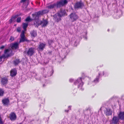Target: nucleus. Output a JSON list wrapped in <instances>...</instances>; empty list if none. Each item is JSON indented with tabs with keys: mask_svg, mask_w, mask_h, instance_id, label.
<instances>
[{
	"mask_svg": "<svg viewBox=\"0 0 124 124\" xmlns=\"http://www.w3.org/2000/svg\"><path fill=\"white\" fill-rule=\"evenodd\" d=\"M42 27H44L46 26L48 24V21L46 20L43 19L41 21Z\"/></svg>",
	"mask_w": 124,
	"mask_h": 124,
	"instance_id": "6ab92c4d",
	"label": "nucleus"
},
{
	"mask_svg": "<svg viewBox=\"0 0 124 124\" xmlns=\"http://www.w3.org/2000/svg\"><path fill=\"white\" fill-rule=\"evenodd\" d=\"M72 22L76 21L79 18L78 16L75 13H71L69 16Z\"/></svg>",
	"mask_w": 124,
	"mask_h": 124,
	"instance_id": "20e7f679",
	"label": "nucleus"
},
{
	"mask_svg": "<svg viewBox=\"0 0 124 124\" xmlns=\"http://www.w3.org/2000/svg\"><path fill=\"white\" fill-rule=\"evenodd\" d=\"M54 20L55 22L58 23L61 20V16L59 15L58 14L57 15L55 14L53 16Z\"/></svg>",
	"mask_w": 124,
	"mask_h": 124,
	"instance_id": "1a4fd4ad",
	"label": "nucleus"
},
{
	"mask_svg": "<svg viewBox=\"0 0 124 124\" xmlns=\"http://www.w3.org/2000/svg\"><path fill=\"white\" fill-rule=\"evenodd\" d=\"M66 14V11L64 10L63 9H60L59 13H58V14L60 16H61V17L65 16Z\"/></svg>",
	"mask_w": 124,
	"mask_h": 124,
	"instance_id": "dca6fc26",
	"label": "nucleus"
},
{
	"mask_svg": "<svg viewBox=\"0 0 124 124\" xmlns=\"http://www.w3.org/2000/svg\"><path fill=\"white\" fill-rule=\"evenodd\" d=\"M42 11L43 12V14L46 13H47L49 12V11L47 10H42Z\"/></svg>",
	"mask_w": 124,
	"mask_h": 124,
	"instance_id": "f704fd0d",
	"label": "nucleus"
},
{
	"mask_svg": "<svg viewBox=\"0 0 124 124\" xmlns=\"http://www.w3.org/2000/svg\"><path fill=\"white\" fill-rule=\"evenodd\" d=\"M1 53V52H0V54Z\"/></svg>",
	"mask_w": 124,
	"mask_h": 124,
	"instance_id": "6e6d98bb",
	"label": "nucleus"
},
{
	"mask_svg": "<svg viewBox=\"0 0 124 124\" xmlns=\"http://www.w3.org/2000/svg\"><path fill=\"white\" fill-rule=\"evenodd\" d=\"M52 51H48V54H52Z\"/></svg>",
	"mask_w": 124,
	"mask_h": 124,
	"instance_id": "58836bf2",
	"label": "nucleus"
},
{
	"mask_svg": "<svg viewBox=\"0 0 124 124\" xmlns=\"http://www.w3.org/2000/svg\"><path fill=\"white\" fill-rule=\"evenodd\" d=\"M0 124H3V123L2 120L0 119Z\"/></svg>",
	"mask_w": 124,
	"mask_h": 124,
	"instance_id": "a19ab883",
	"label": "nucleus"
},
{
	"mask_svg": "<svg viewBox=\"0 0 124 124\" xmlns=\"http://www.w3.org/2000/svg\"><path fill=\"white\" fill-rule=\"evenodd\" d=\"M21 18L20 17H18L17 19L16 22L18 23H19L21 22Z\"/></svg>",
	"mask_w": 124,
	"mask_h": 124,
	"instance_id": "473e14b6",
	"label": "nucleus"
},
{
	"mask_svg": "<svg viewBox=\"0 0 124 124\" xmlns=\"http://www.w3.org/2000/svg\"><path fill=\"white\" fill-rule=\"evenodd\" d=\"M103 75H104V72H103Z\"/></svg>",
	"mask_w": 124,
	"mask_h": 124,
	"instance_id": "de8ad7c7",
	"label": "nucleus"
},
{
	"mask_svg": "<svg viewBox=\"0 0 124 124\" xmlns=\"http://www.w3.org/2000/svg\"><path fill=\"white\" fill-rule=\"evenodd\" d=\"M9 118L11 120L13 121L16 120V117L15 113L14 112L11 113L10 114Z\"/></svg>",
	"mask_w": 124,
	"mask_h": 124,
	"instance_id": "4468645a",
	"label": "nucleus"
},
{
	"mask_svg": "<svg viewBox=\"0 0 124 124\" xmlns=\"http://www.w3.org/2000/svg\"><path fill=\"white\" fill-rule=\"evenodd\" d=\"M119 118L116 116H114L111 120L112 123L113 124H117L118 123Z\"/></svg>",
	"mask_w": 124,
	"mask_h": 124,
	"instance_id": "9d476101",
	"label": "nucleus"
},
{
	"mask_svg": "<svg viewBox=\"0 0 124 124\" xmlns=\"http://www.w3.org/2000/svg\"><path fill=\"white\" fill-rule=\"evenodd\" d=\"M74 84L75 85L79 84L78 85V88H80V89L81 90H83L84 89V88L82 87L83 83L82 82L81 78H78L77 80L74 82Z\"/></svg>",
	"mask_w": 124,
	"mask_h": 124,
	"instance_id": "423d86ee",
	"label": "nucleus"
},
{
	"mask_svg": "<svg viewBox=\"0 0 124 124\" xmlns=\"http://www.w3.org/2000/svg\"><path fill=\"white\" fill-rule=\"evenodd\" d=\"M44 63L46 64H47V63H48V61H47L46 62H44Z\"/></svg>",
	"mask_w": 124,
	"mask_h": 124,
	"instance_id": "37998d69",
	"label": "nucleus"
},
{
	"mask_svg": "<svg viewBox=\"0 0 124 124\" xmlns=\"http://www.w3.org/2000/svg\"><path fill=\"white\" fill-rule=\"evenodd\" d=\"M78 42L77 43V41H75L74 43V45L75 46H77V45L78 44Z\"/></svg>",
	"mask_w": 124,
	"mask_h": 124,
	"instance_id": "e433bc0d",
	"label": "nucleus"
},
{
	"mask_svg": "<svg viewBox=\"0 0 124 124\" xmlns=\"http://www.w3.org/2000/svg\"><path fill=\"white\" fill-rule=\"evenodd\" d=\"M19 44L17 42L13 44L11 46V48L13 49H16L18 48Z\"/></svg>",
	"mask_w": 124,
	"mask_h": 124,
	"instance_id": "f3484780",
	"label": "nucleus"
},
{
	"mask_svg": "<svg viewBox=\"0 0 124 124\" xmlns=\"http://www.w3.org/2000/svg\"><path fill=\"white\" fill-rule=\"evenodd\" d=\"M2 102L4 106H8L9 103V101L8 98H5L2 100Z\"/></svg>",
	"mask_w": 124,
	"mask_h": 124,
	"instance_id": "ddd939ff",
	"label": "nucleus"
},
{
	"mask_svg": "<svg viewBox=\"0 0 124 124\" xmlns=\"http://www.w3.org/2000/svg\"><path fill=\"white\" fill-rule=\"evenodd\" d=\"M16 31L17 32H20L21 31V28L19 27H18L16 29Z\"/></svg>",
	"mask_w": 124,
	"mask_h": 124,
	"instance_id": "c9c22d12",
	"label": "nucleus"
},
{
	"mask_svg": "<svg viewBox=\"0 0 124 124\" xmlns=\"http://www.w3.org/2000/svg\"><path fill=\"white\" fill-rule=\"evenodd\" d=\"M100 73H99V76H99L100 77Z\"/></svg>",
	"mask_w": 124,
	"mask_h": 124,
	"instance_id": "a18cd8bd",
	"label": "nucleus"
},
{
	"mask_svg": "<svg viewBox=\"0 0 124 124\" xmlns=\"http://www.w3.org/2000/svg\"><path fill=\"white\" fill-rule=\"evenodd\" d=\"M34 20L33 19H31L30 18V16H28L25 20L26 22H30Z\"/></svg>",
	"mask_w": 124,
	"mask_h": 124,
	"instance_id": "bb28decb",
	"label": "nucleus"
},
{
	"mask_svg": "<svg viewBox=\"0 0 124 124\" xmlns=\"http://www.w3.org/2000/svg\"><path fill=\"white\" fill-rule=\"evenodd\" d=\"M18 15H16L15 16H13L11 17V19L9 20V22L11 24L13 22L15 21V19L18 16Z\"/></svg>",
	"mask_w": 124,
	"mask_h": 124,
	"instance_id": "aec40b11",
	"label": "nucleus"
},
{
	"mask_svg": "<svg viewBox=\"0 0 124 124\" xmlns=\"http://www.w3.org/2000/svg\"><path fill=\"white\" fill-rule=\"evenodd\" d=\"M71 9L72 10H73V8H71Z\"/></svg>",
	"mask_w": 124,
	"mask_h": 124,
	"instance_id": "3c124183",
	"label": "nucleus"
},
{
	"mask_svg": "<svg viewBox=\"0 0 124 124\" xmlns=\"http://www.w3.org/2000/svg\"><path fill=\"white\" fill-rule=\"evenodd\" d=\"M105 114L106 116H108L111 115L112 112L110 109L106 108Z\"/></svg>",
	"mask_w": 124,
	"mask_h": 124,
	"instance_id": "a211bd4d",
	"label": "nucleus"
},
{
	"mask_svg": "<svg viewBox=\"0 0 124 124\" xmlns=\"http://www.w3.org/2000/svg\"><path fill=\"white\" fill-rule=\"evenodd\" d=\"M69 81L70 82H72L73 81V79H70Z\"/></svg>",
	"mask_w": 124,
	"mask_h": 124,
	"instance_id": "79ce46f5",
	"label": "nucleus"
},
{
	"mask_svg": "<svg viewBox=\"0 0 124 124\" xmlns=\"http://www.w3.org/2000/svg\"><path fill=\"white\" fill-rule=\"evenodd\" d=\"M65 112H68V111H69V110H65Z\"/></svg>",
	"mask_w": 124,
	"mask_h": 124,
	"instance_id": "c03bdc74",
	"label": "nucleus"
},
{
	"mask_svg": "<svg viewBox=\"0 0 124 124\" xmlns=\"http://www.w3.org/2000/svg\"><path fill=\"white\" fill-rule=\"evenodd\" d=\"M86 38V39H87V38Z\"/></svg>",
	"mask_w": 124,
	"mask_h": 124,
	"instance_id": "5fc2aeb1",
	"label": "nucleus"
},
{
	"mask_svg": "<svg viewBox=\"0 0 124 124\" xmlns=\"http://www.w3.org/2000/svg\"><path fill=\"white\" fill-rule=\"evenodd\" d=\"M23 28L25 30H26V28L28 27V23H23Z\"/></svg>",
	"mask_w": 124,
	"mask_h": 124,
	"instance_id": "cd10ccee",
	"label": "nucleus"
},
{
	"mask_svg": "<svg viewBox=\"0 0 124 124\" xmlns=\"http://www.w3.org/2000/svg\"><path fill=\"white\" fill-rule=\"evenodd\" d=\"M43 75L45 77L51 76L54 72V70L53 69H46L43 68Z\"/></svg>",
	"mask_w": 124,
	"mask_h": 124,
	"instance_id": "f03ea898",
	"label": "nucleus"
},
{
	"mask_svg": "<svg viewBox=\"0 0 124 124\" xmlns=\"http://www.w3.org/2000/svg\"><path fill=\"white\" fill-rule=\"evenodd\" d=\"M24 53L27 54L28 55L30 56H32L35 53L34 48L31 47L29 48L28 51H24Z\"/></svg>",
	"mask_w": 124,
	"mask_h": 124,
	"instance_id": "0eeeda50",
	"label": "nucleus"
},
{
	"mask_svg": "<svg viewBox=\"0 0 124 124\" xmlns=\"http://www.w3.org/2000/svg\"><path fill=\"white\" fill-rule=\"evenodd\" d=\"M12 50L10 48L6 49L5 50L4 54L0 57V62L2 61V58L5 59L13 55L14 54L12 53Z\"/></svg>",
	"mask_w": 124,
	"mask_h": 124,
	"instance_id": "f257e3e1",
	"label": "nucleus"
},
{
	"mask_svg": "<svg viewBox=\"0 0 124 124\" xmlns=\"http://www.w3.org/2000/svg\"><path fill=\"white\" fill-rule=\"evenodd\" d=\"M84 6V4L81 1L77 2L74 5V7L75 9H82Z\"/></svg>",
	"mask_w": 124,
	"mask_h": 124,
	"instance_id": "39448f33",
	"label": "nucleus"
},
{
	"mask_svg": "<svg viewBox=\"0 0 124 124\" xmlns=\"http://www.w3.org/2000/svg\"><path fill=\"white\" fill-rule=\"evenodd\" d=\"M8 80V79L6 78H2L1 80V82L2 83L3 85L6 84Z\"/></svg>",
	"mask_w": 124,
	"mask_h": 124,
	"instance_id": "4be33fe9",
	"label": "nucleus"
},
{
	"mask_svg": "<svg viewBox=\"0 0 124 124\" xmlns=\"http://www.w3.org/2000/svg\"><path fill=\"white\" fill-rule=\"evenodd\" d=\"M56 7L55 3H54L53 4L47 6V8L50 9H53Z\"/></svg>",
	"mask_w": 124,
	"mask_h": 124,
	"instance_id": "393cba45",
	"label": "nucleus"
},
{
	"mask_svg": "<svg viewBox=\"0 0 124 124\" xmlns=\"http://www.w3.org/2000/svg\"><path fill=\"white\" fill-rule=\"evenodd\" d=\"M33 19L34 20V24L35 26L37 27L40 25L42 24L41 21H40L39 18V17L36 16H32Z\"/></svg>",
	"mask_w": 124,
	"mask_h": 124,
	"instance_id": "7ed1b4c3",
	"label": "nucleus"
},
{
	"mask_svg": "<svg viewBox=\"0 0 124 124\" xmlns=\"http://www.w3.org/2000/svg\"><path fill=\"white\" fill-rule=\"evenodd\" d=\"M118 117L119 119L124 120V112H120L118 115Z\"/></svg>",
	"mask_w": 124,
	"mask_h": 124,
	"instance_id": "2eb2a0df",
	"label": "nucleus"
},
{
	"mask_svg": "<svg viewBox=\"0 0 124 124\" xmlns=\"http://www.w3.org/2000/svg\"><path fill=\"white\" fill-rule=\"evenodd\" d=\"M24 31H22L20 35V37L21 38H25V35L24 34Z\"/></svg>",
	"mask_w": 124,
	"mask_h": 124,
	"instance_id": "c756f323",
	"label": "nucleus"
},
{
	"mask_svg": "<svg viewBox=\"0 0 124 124\" xmlns=\"http://www.w3.org/2000/svg\"><path fill=\"white\" fill-rule=\"evenodd\" d=\"M123 3L124 4V1H123Z\"/></svg>",
	"mask_w": 124,
	"mask_h": 124,
	"instance_id": "864d4df0",
	"label": "nucleus"
},
{
	"mask_svg": "<svg viewBox=\"0 0 124 124\" xmlns=\"http://www.w3.org/2000/svg\"><path fill=\"white\" fill-rule=\"evenodd\" d=\"M16 24H15V25H14V26H16Z\"/></svg>",
	"mask_w": 124,
	"mask_h": 124,
	"instance_id": "09e8293b",
	"label": "nucleus"
},
{
	"mask_svg": "<svg viewBox=\"0 0 124 124\" xmlns=\"http://www.w3.org/2000/svg\"><path fill=\"white\" fill-rule=\"evenodd\" d=\"M20 60L19 59H16L14 60L13 62V63L15 66H16L20 62Z\"/></svg>",
	"mask_w": 124,
	"mask_h": 124,
	"instance_id": "5701e85b",
	"label": "nucleus"
},
{
	"mask_svg": "<svg viewBox=\"0 0 124 124\" xmlns=\"http://www.w3.org/2000/svg\"><path fill=\"white\" fill-rule=\"evenodd\" d=\"M17 74V71L15 69H12L10 71V75L12 77L15 76Z\"/></svg>",
	"mask_w": 124,
	"mask_h": 124,
	"instance_id": "f8f14e48",
	"label": "nucleus"
},
{
	"mask_svg": "<svg viewBox=\"0 0 124 124\" xmlns=\"http://www.w3.org/2000/svg\"><path fill=\"white\" fill-rule=\"evenodd\" d=\"M4 47L5 46H3L0 47V49L2 50H3L4 48Z\"/></svg>",
	"mask_w": 124,
	"mask_h": 124,
	"instance_id": "4c0bfd02",
	"label": "nucleus"
},
{
	"mask_svg": "<svg viewBox=\"0 0 124 124\" xmlns=\"http://www.w3.org/2000/svg\"><path fill=\"white\" fill-rule=\"evenodd\" d=\"M109 31V29L108 30V31Z\"/></svg>",
	"mask_w": 124,
	"mask_h": 124,
	"instance_id": "603ef678",
	"label": "nucleus"
},
{
	"mask_svg": "<svg viewBox=\"0 0 124 124\" xmlns=\"http://www.w3.org/2000/svg\"><path fill=\"white\" fill-rule=\"evenodd\" d=\"M14 39V37L12 36H11L10 37V39L9 40V41L11 42L12 41H13Z\"/></svg>",
	"mask_w": 124,
	"mask_h": 124,
	"instance_id": "72a5a7b5",
	"label": "nucleus"
},
{
	"mask_svg": "<svg viewBox=\"0 0 124 124\" xmlns=\"http://www.w3.org/2000/svg\"><path fill=\"white\" fill-rule=\"evenodd\" d=\"M45 86V85L44 84H43V86L44 87Z\"/></svg>",
	"mask_w": 124,
	"mask_h": 124,
	"instance_id": "49530a36",
	"label": "nucleus"
},
{
	"mask_svg": "<svg viewBox=\"0 0 124 124\" xmlns=\"http://www.w3.org/2000/svg\"><path fill=\"white\" fill-rule=\"evenodd\" d=\"M67 3L68 1L66 0H61L60 1L57 2L56 3H55V5L57 8H60Z\"/></svg>",
	"mask_w": 124,
	"mask_h": 124,
	"instance_id": "6e6552de",
	"label": "nucleus"
},
{
	"mask_svg": "<svg viewBox=\"0 0 124 124\" xmlns=\"http://www.w3.org/2000/svg\"><path fill=\"white\" fill-rule=\"evenodd\" d=\"M69 108H70V106H69Z\"/></svg>",
	"mask_w": 124,
	"mask_h": 124,
	"instance_id": "8fccbe9b",
	"label": "nucleus"
},
{
	"mask_svg": "<svg viewBox=\"0 0 124 124\" xmlns=\"http://www.w3.org/2000/svg\"><path fill=\"white\" fill-rule=\"evenodd\" d=\"M27 0H21L20 1L21 3H23L25 2Z\"/></svg>",
	"mask_w": 124,
	"mask_h": 124,
	"instance_id": "ea45409f",
	"label": "nucleus"
},
{
	"mask_svg": "<svg viewBox=\"0 0 124 124\" xmlns=\"http://www.w3.org/2000/svg\"><path fill=\"white\" fill-rule=\"evenodd\" d=\"M53 42V40L51 39H49L48 40V43L49 46L51 45L52 43Z\"/></svg>",
	"mask_w": 124,
	"mask_h": 124,
	"instance_id": "2f4dec72",
	"label": "nucleus"
},
{
	"mask_svg": "<svg viewBox=\"0 0 124 124\" xmlns=\"http://www.w3.org/2000/svg\"><path fill=\"white\" fill-rule=\"evenodd\" d=\"M4 91L1 89H0V96H2L4 93Z\"/></svg>",
	"mask_w": 124,
	"mask_h": 124,
	"instance_id": "7c9ffc66",
	"label": "nucleus"
},
{
	"mask_svg": "<svg viewBox=\"0 0 124 124\" xmlns=\"http://www.w3.org/2000/svg\"><path fill=\"white\" fill-rule=\"evenodd\" d=\"M30 33L31 36L33 37H36L37 35V32L36 31L34 30H33L32 31H31V32Z\"/></svg>",
	"mask_w": 124,
	"mask_h": 124,
	"instance_id": "b1692460",
	"label": "nucleus"
},
{
	"mask_svg": "<svg viewBox=\"0 0 124 124\" xmlns=\"http://www.w3.org/2000/svg\"><path fill=\"white\" fill-rule=\"evenodd\" d=\"M46 45V44H44L42 43H41L39 44L38 47V49L40 51H42L45 48Z\"/></svg>",
	"mask_w": 124,
	"mask_h": 124,
	"instance_id": "9b49d317",
	"label": "nucleus"
},
{
	"mask_svg": "<svg viewBox=\"0 0 124 124\" xmlns=\"http://www.w3.org/2000/svg\"><path fill=\"white\" fill-rule=\"evenodd\" d=\"M99 76H97L96 78H95L93 81V82L95 83H96L99 82Z\"/></svg>",
	"mask_w": 124,
	"mask_h": 124,
	"instance_id": "c85d7f7f",
	"label": "nucleus"
},
{
	"mask_svg": "<svg viewBox=\"0 0 124 124\" xmlns=\"http://www.w3.org/2000/svg\"><path fill=\"white\" fill-rule=\"evenodd\" d=\"M25 41L28 42L29 41V40H27V39L25 38H21L20 39L19 42L20 43L23 42Z\"/></svg>",
	"mask_w": 124,
	"mask_h": 124,
	"instance_id": "a878e982",
	"label": "nucleus"
},
{
	"mask_svg": "<svg viewBox=\"0 0 124 124\" xmlns=\"http://www.w3.org/2000/svg\"><path fill=\"white\" fill-rule=\"evenodd\" d=\"M43 15V12L42 11H39L37 12H35L34 14L32 15V16H39L42 15Z\"/></svg>",
	"mask_w": 124,
	"mask_h": 124,
	"instance_id": "412c9836",
	"label": "nucleus"
}]
</instances>
